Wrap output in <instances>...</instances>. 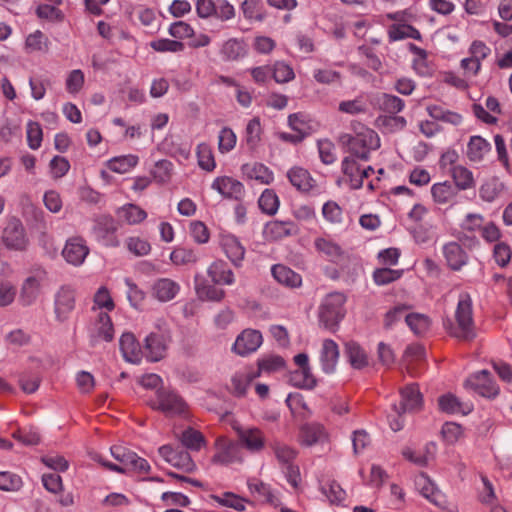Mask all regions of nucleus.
Returning a JSON list of instances; mask_svg holds the SVG:
<instances>
[{
	"instance_id": "obj_1",
	"label": "nucleus",
	"mask_w": 512,
	"mask_h": 512,
	"mask_svg": "<svg viewBox=\"0 0 512 512\" xmlns=\"http://www.w3.org/2000/svg\"><path fill=\"white\" fill-rule=\"evenodd\" d=\"M422 405V396L418 387L414 384L406 386L401 391V404L392 406V413L388 415L390 428L397 432L404 426L402 413L406 411H415Z\"/></svg>"
},
{
	"instance_id": "obj_2",
	"label": "nucleus",
	"mask_w": 512,
	"mask_h": 512,
	"mask_svg": "<svg viewBox=\"0 0 512 512\" xmlns=\"http://www.w3.org/2000/svg\"><path fill=\"white\" fill-rule=\"evenodd\" d=\"M346 297L341 292L328 294L319 307V321L328 330L334 331L345 316Z\"/></svg>"
},
{
	"instance_id": "obj_3",
	"label": "nucleus",
	"mask_w": 512,
	"mask_h": 512,
	"mask_svg": "<svg viewBox=\"0 0 512 512\" xmlns=\"http://www.w3.org/2000/svg\"><path fill=\"white\" fill-rule=\"evenodd\" d=\"M348 138V149L351 156L368 161L370 153L380 147V138L378 134L370 128H362L355 136H343Z\"/></svg>"
},
{
	"instance_id": "obj_4",
	"label": "nucleus",
	"mask_w": 512,
	"mask_h": 512,
	"mask_svg": "<svg viewBox=\"0 0 512 512\" xmlns=\"http://www.w3.org/2000/svg\"><path fill=\"white\" fill-rule=\"evenodd\" d=\"M457 328L452 335L463 340H470L475 336L472 318V300L468 293L459 295L455 312Z\"/></svg>"
},
{
	"instance_id": "obj_5",
	"label": "nucleus",
	"mask_w": 512,
	"mask_h": 512,
	"mask_svg": "<svg viewBox=\"0 0 512 512\" xmlns=\"http://www.w3.org/2000/svg\"><path fill=\"white\" fill-rule=\"evenodd\" d=\"M117 231L118 224L116 220L108 214L97 216L91 228V234L98 243L105 247L113 248L120 245Z\"/></svg>"
},
{
	"instance_id": "obj_6",
	"label": "nucleus",
	"mask_w": 512,
	"mask_h": 512,
	"mask_svg": "<svg viewBox=\"0 0 512 512\" xmlns=\"http://www.w3.org/2000/svg\"><path fill=\"white\" fill-rule=\"evenodd\" d=\"M214 455L212 463L215 465L227 466L234 463H241L243 456L238 443L225 436H218L214 442Z\"/></svg>"
},
{
	"instance_id": "obj_7",
	"label": "nucleus",
	"mask_w": 512,
	"mask_h": 512,
	"mask_svg": "<svg viewBox=\"0 0 512 512\" xmlns=\"http://www.w3.org/2000/svg\"><path fill=\"white\" fill-rule=\"evenodd\" d=\"M151 407L162 411L168 416L183 415L187 410L186 402L174 391L159 390Z\"/></svg>"
},
{
	"instance_id": "obj_8",
	"label": "nucleus",
	"mask_w": 512,
	"mask_h": 512,
	"mask_svg": "<svg viewBox=\"0 0 512 512\" xmlns=\"http://www.w3.org/2000/svg\"><path fill=\"white\" fill-rule=\"evenodd\" d=\"M359 160L354 156L348 155L344 157L341 163L342 172L347 178L351 189L363 187L364 180L374 173V169L371 166H362Z\"/></svg>"
},
{
	"instance_id": "obj_9",
	"label": "nucleus",
	"mask_w": 512,
	"mask_h": 512,
	"mask_svg": "<svg viewBox=\"0 0 512 512\" xmlns=\"http://www.w3.org/2000/svg\"><path fill=\"white\" fill-rule=\"evenodd\" d=\"M464 387L482 397L494 398L499 393L498 385L492 380L487 370L471 374L464 382Z\"/></svg>"
},
{
	"instance_id": "obj_10",
	"label": "nucleus",
	"mask_w": 512,
	"mask_h": 512,
	"mask_svg": "<svg viewBox=\"0 0 512 512\" xmlns=\"http://www.w3.org/2000/svg\"><path fill=\"white\" fill-rule=\"evenodd\" d=\"M2 240L6 248L15 251L25 250L29 243L22 222L15 217L7 222L3 230Z\"/></svg>"
},
{
	"instance_id": "obj_11",
	"label": "nucleus",
	"mask_w": 512,
	"mask_h": 512,
	"mask_svg": "<svg viewBox=\"0 0 512 512\" xmlns=\"http://www.w3.org/2000/svg\"><path fill=\"white\" fill-rule=\"evenodd\" d=\"M160 456L175 468L181 469L187 473L196 470V464L192 460L188 451L181 448H174L171 445H163L159 447Z\"/></svg>"
},
{
	"instance_id": "obj_12",
	"label": "nucleus",
	"mask_w": 512,
	"mask_h": 512,
	"mask_svg": "<svg viewBox=\"0 0 512 512\" xmlns=\"http://www.w3.org/2000/svg\"><path fill=\"white\" fill-rule=\"evenodd\" d=\"M89 252L90 249L83 237L72 236L67 239L62 250V255L67 263L78 267L84 263Z\"/></svg>"
},
{
	"instance_id": "obj_13",
	"label": "nucleus",
	"mask_w": 512,
	"mask_h": 512,
	"mask_svg": "<svg viewBox=\"0 0 512 512\" xmlns=\"http://www.w3.org/2000/svg\"><path fill=\"white\" fill-rule=\"evenodd\" d=\"M298 441L306 447L324 445L329 442V433L321 423H306L300 427Z\"/></svg>"
},
{
	"instance_id": "obj_14",
	"label": "nucleus",
	"mask_w": 512,
	"mask_h": 512,
	"mask_svg": "<svg viewBox=\"0 0 512 512\" xmlns=\"http://www.w3.org/2000/svg\"><path fill=\"white\" fill-rule=\"evenodd\" d=\"M237 434L239 446L246 448L252 453H257L265 447V437L263 432L257 427L234 426Z\"/></svg>"
},
{
	"instance_id": "obj_15",
	"label": "nucleus",
	"mask_w": 512,
	"mask_h": 512,
	"mask_svg": "<svg viewBox=\"0 0 512 512\" xmlns=\"http://www.w3.org/2000/svg\"><path fill=\"white\" fill-rule=\"evenodd\" d=\"M144 343L146 358L150 362H157L163 359L166 355L169 337L164 333L151 332L146 336Z\"/></svg>"
},
{
	"instance_id": "obj_16",
	"label": "nucleus",
	"mask_w": 512,
	"mask_h": 512,
	"mask_svg": "<svg viewBox=\"0 0 512 512\" xmlns=\"http://www.w3.org/2000/svg\"><path fill=\"white\" fill-rule=\"evenodd\" d=\"M211 188L227 199L241 200L245 195L244 185L239 180L229 176L215 178Z\"/></svg>"
},
{
	"instance_id": "obj_17",
	"label": "nucleus",
	"mask_w": 512,
	"mask_h": 512,
	"mask_svg": "<svg viewBox=\"0 0 512 512\" xmlns=\"http://www.w3.org/2000/svg\"><path fill=\"white\" fill-rule=\"evenodd\" d=\"M219 245L226 257L235 267H240L245 256V247L233 234L221 233Z\"/></svg>"
},
{
	"instance_id": "obj_18",
	"label": "nucleus",
	"mask_w": 512,
	"mask_h": 512,
	"mask_svg": "<svg viewBox=\"0 0 512 512\" xmlns=\"http://www.w3.org/2000/svg\"><path fill=\"white\" fill-rule=\"evenodd\" d=\"M262 334L253 329L242 331L233 344V351L240 356H247L255 352L262 344Z\"/></svg>"
},
{
	"instance_id": "obj_19",
	"label": "nucleus",
	"mask_w": 512,
	"mask_h": 512,
	"mask_svg": "<svg viewBox=\"0 0 512 512\" xmlns=\"http://www.w3.org/2000/svg\"><path fill=\"white\" fill-rule=\"evenodd\" d=\"M75 307V291L70 286H62L55 294L54 310L56 319L65 321Z\"/></svg>"
},
{
	"instance_id": "obj_20",
	"label": "nucleus",
	"mask_w": 512,
	"mask_h": 512,
	"mask_svg": "<svg viewBox=\"0 0 512 512\" xmlns=\"http://www.w3.org/2000/svg\"><path fill=\"white\" fill-rule=\"evenodd\" d=\"M91 338L97 341L109 342L114 337V329L107 312L99 311L93 320L90 328Z\"/></svg>"
},
{
	"instance_id": "obj_21",
	"label": "nucleus",
	"mask_w": 512,
	"mask_h": 512,
	"mask_svg": "<svg viewBox=\"0 0 512 512\" xmlns=\"http://www.w3.org/2000/svg\"><path fill=\"white\" fill-rule=\"evenodd\" d=\"M44 279V272L28 276L22 283L20 289V301L23 305L33 304L41 292V283Z\"/></svg>"
},
{
	"instance_id": "obj_22",
	"label": "nucleus",
	"mask_w": 512,
	"mask_h": 512,
	"mask_svg": "<svg viewBox=\"0 0 512 512\" xmlns=\"http://www.w3.org/2000/svg\"><path fill=\"white\" fill-rule=\"evenodd\" d=\"M180 291V285L169 278L157 279L151 288L152 296L160 302L173 300Z\"/></svg>"
},
{
	"instance_id": "obj_23",
	"label": "nucleus",
	"mask_w": 512,
	"mask_h": 512,
	"mask_svg": "<svg viewBox=\"0 0 512 512\" xmlns=\"http://www.w3.org/2000/svg\"><path fill=\"white\" fill-rule=\"evenodd\" d=\"M339 360L338 345L331 339H325L320 350V363L323 372L330 374L336 369Z\"/></svg>"
},
{
	"instance_id": "obj_24",
	"label": "nucleus",
	"mask_w": 512,
	"mask_h": 512,
	"mask_svg": "<svg viewBox=\"0 0 512 512\" xmlns=\"http://www.w3.org/2000/svg\"><path fill=\"white\" fill-rule=\"evenodd\" d=\"M120 351L123 358L132 364L140 363L142 359V350L140 344L132 333H123L119 341Z\"/></svg>"
},
{
	"instance_id": "obj_25",
	"label": "nucleus",
	"mask_w": 512,
	"mask_h": 512,
	"mask_svg": "<svg viewBox=\"0 0 512 512\" xmlns=\"http://www.w3.org/2000/svg\"><path fill=\"white\" fill-rule=\"evenodd\" d=\"M439 409L447 414L467 415L473 410L470 402L460 401L454 394L446 393L438 399Z\"/></svg>"
},
{
	"instance_id": "obj_26",
	"label": "nucleus",
	"mask_w": 512,
	"mask_h": 512,
	"mask_svg": "<svg viewBox=\"0 0 512 512\" xmlns=\"http://www.w3.org/2000/svg\"><path fill=\"white\" fill-rule=\"evenodd\" d=\"M314 247L319 254L330 262L337 263L343 257V250L340 245L329 237H316Z\"/></svg>"
},
{
	"instance_id": "obj_27",
	"label": "nucleus",
	"mask_w": 512,
	"mask_h": 512,
	"mask_svg": "<svg viewBox=\"0 0 512 512\" xmlns=\"http://www.w3.org/2000/svg\"><path fill=\"white\" fill-rule=\"evenodd\" d=\"M443 255L447 265L455 271L466 265L468 256L462 246L457 242H449L443 246Z\"/></svg>"
},
{
	"instance_id": "obj_28",
	"label": "nucleus",
	"mask_w": 512,
	"mask_h": 512,
	"mask_svg": "<svg viewBox=\"0 0 512 512\" xmlns=\"http://www.w3.org/2000/svg\"><path fill=\"white\" fill-rule=\"evenodd\" d=\"M491 151V144L479 135L471 136L466 149V157L470 162L479 163Z\"/></svg>"
},
{
	"instance_id": "obj_29",
	"label": "nucleus",
	"mask_w": 512,
	"mask_h": 512,
	"mask_svg": "<svg viewBox=\"0 0 512 512\" xmlns=\"http://www.w3.org/2000/svg\"><path fill=\"white\" fill-rule=\"evenodd\" d=\"M207 274L214 284L232 285L235 282L233 271L223 260H216L210 264Z\"/></svg>"
},
{
	"instance_id": "obj_30",
	"label": "nucleus",
	"mask_w": 512,
	"mask_h": 512,
	"mask_svg": "<svg viewBox=\"0 0 512 512\" xmlns=\"http://www.w3.org/2000/svg\"><path fill=\"white\" fill-rule=\"evenodd\" d=\"M287 177L293 187L301 192H309L315 187V180L308 170L294 166L287 172Z\"/></svg>"
},
{
	"instance_id": "obj_31",
	"label": "nucleus",
	"mask_w": 512,
	"mask_h": 512,
	"mask_svg": "<svg viewBox=\"0 0 512 512\" xmlns=\"http://www.w3.org/2000/svg\"><path fill=\"white\" fill-rule=\"evenodd\" d=\"M241 171L248 179L255 180L260 184L269 185L274 180L273 172L261 163L244 164Z\"/></svg>"
},
{
	"instance_id": "obj_32",
	"label": "nucleus",
	"mask_w": 512,
	"mask_h": 512,
	"mask_svg": "<svg viewBox=\"0 0 512 512\" xmlns=\"http://www.w3.org/2000/svg\"><path fill=\"white\" fill-rule=\"evenodd\" d=\"M116 215L120 221L128 225H137L147 218V213L133 203H127L117 208Z\"/></svg>"
},
{
	"instance_id": "obj_33",
	"label": "nucleus",
	"mask_w": 512,
	"mask_h": 512,
	"mask_svg": "<svg viewBox=\"0 0 512 512\" xmlns=\"http://www.w3.org/2000/svg\"><path fill=\"white\" fill-rule=\"evenodd\" d=\"M247 54L246 45L243 40L230 38L222 43L220 55L224 61H237Z\"/></svg>"
},
{
	"instance_id": "obj_34",
	"label": "nucleus",
	"mask_w": 512,
	"mask_h": 512,
	"mask_svg": "<svg viewBox=\"0 0 512 512\" xmlns=\"http://www.w3.org/2000/svg\"><path fill=\"white\" fill-rule=\"evenodd\" d=\"M274 279L287 287L297 288L302 284L301 276L285 265L276 264L271 269Z\"/></svg>"
},
{
	"instance_id": "obj_35",
	"label": "nucleus",
	"mask_w": 512,
	"mask_h": 512,
	"mask_svg": "<svg viewBox=\"0 0 512 512\" xmlns=\"http://www.w3.org/2000/svg\"><path fill=\"white\" fill-rule=\"evenodd\" d=\"M450 175L453 179L454 187L459 191H465L475 187L473 172L463 165L451 167Z\"/></svg>"
},
{
	"instance_id": "obj_36",
	"label": "nucleus",
	"mask_w": 512,
	"mask_h": 512,
	"mask_svg": "<svg viewBox=\"0 0 512 512\" xmlns=\"http://www.w3.org/2000/svg\"><path fill=\"white\" fill-rule=\"evenodd\" d=\"M432 199L436 204L444 205L452 202L457 195V190L449 181L434 183L431 186Z\"/></svg>"
},
{
	"instance_id": "obj_37",
	"label": "nucleus",
	"mask_w": 512,
	"mask_h": 512,
	"mask_svg": "<svg viewBox=\"0 0 512 512\" xmlns=\"http://www.w3.org/2000/svg\"><path fill=\"white\" fill-rule=\"evenodd\" d=\"M388 37L390 41H400L406 38L422 40L421 33L409 23H394L388 28Z\"/></svg>"
},
{
	"instance_id": "obj_38",
	"label": "nucleus",
	"mask_w": 512,
	"mask_h": 512,
	"mask_svg": "<svg viewBox=\"0 0 512 512\" xmlns=\"http://www.w3.org/2000/svg\"><path fill=\"white\" fill-rule=\"evenodd\" d=\"M345 355L354 369H363L369 363L366 351L356 342L345 344Z\"/></svg>"
},
{
	"instance_id": "obj_39",
	"label": "nucleus",
	"mask_w": 512,
	"mask_h": 512,
	"mask_svg": "<svg viewBox=\"0 0 512 512\" xmlns=\"http://www.w3.org/2000/svg\"><path fill=\"white\" fill-rule=\"evenodd\" d=\"M294 228V224L290 221L274 220L266 224L264 234L267 239L277 240L291 235Z\"/></svg>"
},
{
	"instance_id": "obj_40",
	"label": "nucleus",
	"mask_w": 512,
	"mask_h": 512,
	"mask_svg": "<svg viewBox=\"0 0 512 512\" xmlns=\"http://www.w3.org/2000/svg\"><path fill=\"white\" fill-rule=\"evenodd\" d=\"M139 162V157L134 154H127L116 156L109 159L106 163L107 167L119 174H124L130 172L133 168L137 166Z\"/></svg>"
},
{
	"instance_id": "obj_41",
	"label": "nucleus",
	"mask_w": 512,
	"mask_h": 512,
	"mask_svg": "<svg viewBox=\"0 0 512 512\" xmlns=\"http://www.w3.org/2000/svg\"><path fill=\"white\" fill-rule=\"evenodd\" d=\"M240 10L248 21L262 22L266 18V12L261 0H244L240 5Z\"/></svg>"
},
{
	"instance_id": "obj_42",
	"label": "nucleus",
	"mask_w": 512,
	"mask_h": 512,
	"mask_svg": "<svg viewBox=\"0 0 512 512\" xmlns=\"http://www.w3.org/2000/svg\"><path fill=\"white\" fill-rule=\"evenodd\" d=\"M426 110L434 120L443 121L454 126L460 125L463 121V117L459 113L446 110L439 105H429Z\"/></svg>"
},
{
	"instance_id": "obj_43",
	"label": "nucleus",
	"mask_w": 512,
	"mask_h": 512,
	"mask_svg": "<svg viewBox=\"0 0 512 512\" xmlns=\"http://www.w3.org/2000/svg\"><path fill=\"white\" fill-rule=\"evenodd\" d=\"M415 486L426 499L437 504L440 493L426 474L421 473L416 476Z\"/></svg>"
},
{
	"instance_id": "obj_44",
	"label": "nucleus",
	"mask_w": 512,
	"mask_h": 512,
	"mask_svg": "<svg viewBox=\"0 0 512 512\" xmlns=\"http://www.w3.org/2000/svg\"><path fill=\"white\" fill-rule=\"evenodd\" d=\"M290 383L301 389H313L316 386V379L310 368L297 369L290 373Z\"/></svg>"
},
{
	"instance_id": "obj_45",
	"label": "nucleus",
	"mask_w": 512,
	"mask_h": 512,
	"mask_svg": "<svg viewBox=\"0 0 512 512\" xmlns=\"http://www.w3.org/2000/svg\"><path fill=\"white\" fill-rule=\"evenodd\" d=\"M196 294L201 300L220 302L225 297V291L214 285L200 283L196 278L195 283Z\"/></svg>"
},
{
	"instance_id": "obj_46",
	"label": "nucleus",
	"mask_w": 512,
	"mask_h": 512,
	"mask_svg": "<svg viewBox=\"0 0 512 512\" xmlns=\"http://www.w3.org/2000/svg\"><path fill=\"white\" fill-rule=\"evenodd\" d=\"M262 126L260 119L254 117L248 121L245 128L244 141L250 149H255L261 142Z\"/></svg>"
},
{
	"instance_id": "obj_47",
	"label": "nucleus",
	"mask_w": 512,
	"mask_h": 512,
	"mask_svg": "<svg viewBox=\"0 0 512 512\" xmlns=\"http://www.w3.org/2000/svg\"><path fill=\"white\" fill-rule=\"evenodd\" d=\"M258 205L263 213L274 215L279 209L280 201L272 189H265L258 199Z\"/></svg>"
},
{
	"instance_id": "obj_48",
	"label": "nucleus",
	"mask_w": 512,
	"mask_h": 512,
	"mask_svg": "<svg viewBox=\"0 0 512 512\" xmlns=\"http://www.w3.org/2000/svg\"><path fill=\"white\" fill-rule=\"evenodd\" d=\"M503 184L497 178L486 180L479 188V197L488 203H492L502 191Z\"/></svg>"
},
{
	"instance_id": "obj_49",
	"label": "nucleus",
	"mask_w": 512,
	"mask_h": 512,
	"mask_svg": "<svg viewBox=\"0 0 512 512\" xmlns=\"http://www.w3.org/2000/svg\"><path fill=\"white\" fill-rule=\"evenodd\" d=\"M256 376L257 375L250 371H240L235 373L231 378L233 393L237 396L245 395L250 383Z\"/></svg>"
},
{
	"instance_id": "obj_50",
	"label": "nucleus",
	"mask_w": 512,
	"mask_h": 512,
	"mask_svg": "<svg viewBox=\"0 0 512 512\" xmlns=\"http://www.w3.org/2000/svg\"><path fill=\"white\" fill-rule=\"evenodd\" d=\"M180 441L187 449L199 451L206 443L203 434L193 428L183 431Z\"/></svg>"
},
{
	"instance_id": "obj_51",
	"label": "nucleus",
	"mask_w": 512,
	"mask_h": 512,
	"mask_svg": "<svg viewBox=\"0 0 512 512\" xmlns=\"http://www.w3.org/2000/svg\"><path fill=\"white\" fill-rule=\"evenodd\" d=\"M286 404L291 410L292 414L307 418L311 415L303 395L300 393H290L286 398Z\"/></svg>"
},
{
	"instance_id": "obj_52",
	"label": "nucleus",
	"mask_w": 512,
	"mask_h": 512,
	"mask_svg": "<svg viewBox=\"0 0 512 512\" xmlns=\"http://www.w3.org/2000/svg\"><path fill=\"white\" fill-rule=\"evenodd\" d=\"M198 165L201 169L211 172L216 167V162L211 147L206 143H200L196 150Z\"/></svg>"
},
{
	"instance_id": "obj_53",
	"label": "nucleus",
	"mask_w": 512,
	"mask_h": 512,
	"mask_svg": "<svg viewBox=\"0 0 512 512\" xmlns=\"http://www.w3.org/2000/svg\"><path fill=\"white\" fill-rule=\"evenodd\" d=\"M405 322L417 335L426 333L430 327V319L426 315L420 313H410L405 315Z\"/></svg>"
},
{
	"instance_id": "obj_54",
	"label": "nucleus",
	"mask_w": 512,
	"mask_h": 512,
	"mask_svg": "<svg viewBox=\"0 0 512 512\" xmlns=\"http://www.w3.org/2000/svg\"><path fill=\"white\" fill-rule=\"evenodd\" d=\"M271 74L277 83H287L295 78L293 68L284 61H277L271 66Z\"/></svg>"
},
{
	"instance_id": "obj_55",
	"label": "nucleus",
	"mask_w": 512,
	"mask_h": 512,
	"mask_svg": "<svg viewBox=\"0 0 512 512\" xmlns=\"http://www.w3.org/2000/svg\"><path fill=\"white\" fill-rule=\"evenodd\" d=\"M321 491L331 504L338 505L342 503L346 497V492L335 481H330L323 484L321 486Z\"/></svg>"
},
{
	"instance_id": "obj_56",
	"label": "nucleus",
	"mask_w": 512,
	"mask_h": 512,
	"mask_svg": "<svg viewBox=\"0 0 512 512\" xmlns=\"http://www.w3.org/2000/svg\"><path fill=\"white\" fill-rule=\"evenodd\" d=\"M27 144L30 149L37 150L41 147L43 131L41 125L35 121H29L26 125Z\"/></svg>"
},
{
	"instance_id": "obj_57",
	"label": "nucleus",
	"mask_w": 512,
	"mask_h": 512,
	"mask_svg": "<svg viewBox=\"0 0 512 512\" xmlns=\"http://www.w3.org/2000/svg\"><path fill=\"white\" fill-rule=\"evenodd\" d=\"M213 499L222 506L233 508L237 511L245 510L246 500L231 492L215 495Z\"/></svg>"
},
{
	"instance_id": "obj_58",
	"label": "nucleus",
	"mask_w": 512,
	"mask_h": 512,
	"mask_svg": "<svg viewBox=\"0 0 512 512\" xmlns=\"http://www.w3.org/2000/svg\"><path fill=\"white\" fill-rule=\"evenodd\" d=\"M197 255L192 249L177 247L170 254V260L175 265H185L195 263Z\"/></svg>"
},
{
	"instance_id": "obj_59",
	"label": "nucleus",
	"mask_w": 512,
	"mask_h": 512,
	"mask_svg": "<svg viewBox=\"0 0 512 512\" xmlns=\"http://www.w3.org/2000/svg\"><path fill=\"white\" fill-rule=\"evenodd\" d=\"M23 486L22 478L12 472H0V489L3 491H19Z\"/></svg>"
},
{
	"instance_id": "obj_60",
	"label": "nucleus",
	"mask_w": 512,
	"mask_h": 512,
	"mask_svg": "<svg viewBox=\"0 0 512 512\" xmlns=\"http://www.w3.org/2000/svg\"><path fill=\"white\" fill-rule=\"evenodd\" d=\"M338 110L349 115H357L366 112L367 104L362 97H357L352 100L341 101Z\"/></svg>"
},
{
	"instance_id": "obj_61",
	"label": "nucleus",
	"mask_w": 512,
	"mask_h": 512,
	"mask_svg": "<svg viewBox=\"0 0 512 512\" xmlns=\"http://www.w3.org/2000/svg\"><path fill=\"white\" fill-rule=\"evenodd\" d=\"M85 82V76L82 70L74 69L69 72L65 86L68 93L75 95L81 91Z\"/></svg>"
},
{
	"instance_id": "obj_62",
	"label": "nucleus",
	"mask_w": 512,
	"mask_h": 512,
	"mask_svg": "<svg viewBox=\"0 0 512 512\" xmlns=\"http://www.w3.org/2000/svg\"><path fill=\"white\" fill-rule=\"evenodd\" d=\"M237 142L236 134L232 129L224 127L219 132L218 136V149L221 153H228L234 149Z\"/></svg>"
},
{
	"instance_id": "obj_63",
	"label": "nucleus",
	"mask_w": 512,
	"mask_h": 512,
	"mask_svg": "<svg viewBox=\"0 0 512 512\" xmlns=\"http://www.w3.org/2000/svg\"><path fill=\"white\" fill-rule=\"evenodd\" d=\"M153 50L157 52H181L184 49V44L177 40L161 38L154 40L150 43Z\"/></svg>"
},
{
	"instance_id": "obj_64",
	"label": "nucleus",
	"mask_w": 512,
	"mask_h": 512,
	"mask_svg": "<svg viewBox=\"0 0 512 512\" xmlns=\"http://www.w3.org/2000/svg\"><path fill=\"white\" fill-rule=\"evenodd\" d=\"M126 246L129 252L135 256H146L151 251L150 243L140 237H129L126 240Z\"/></svg>"
}]
</instances>
